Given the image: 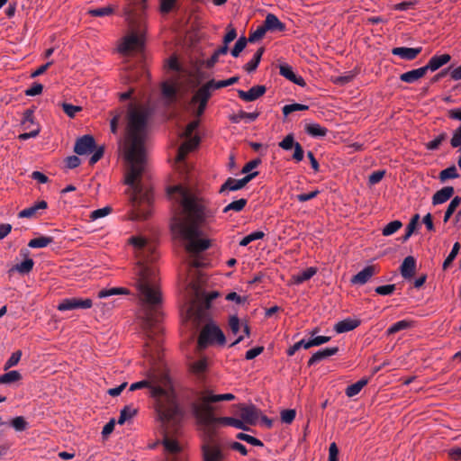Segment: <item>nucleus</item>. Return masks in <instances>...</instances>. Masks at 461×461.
<instances>
[{
    "label": "nucleus",
    "mask_w": 461,
    "mask_h": 461,
    "mask_svg": "<svg viewBox=\"0 0 461 461\" xmlns=\"http://www.w3.org/2000/svg\"><path fill=\"white\" fill-rule=\"evenodd\" d=\"M121 101L130 99L126 115L124 157L129 167L125 173V184L130 195L131 209L129 218L143 221L151 213L153 193L151 188L140 183L144 170L149 127L155 111L150 95L143 88H131L119 95Z\"/></svg>",
    "instance_id": "nucleus-1"
},
{
    "label": "nucleus",
    "mask_w": 461,
    "mask_h": 461,
    "mask_svg": "<svg viewBox=\"0 0 461 461\" xmlns=\"http://www.w3.org/2000/svg\"><path fill=\"white\" fill-rule=\"evenodd\" d=\"M128 243L133 247L137 258L134 267V286L138 297L146 307L143 318V330L147 336L145 354L152 358L158 356L162 344L161 326L162 312L160 305L162 295L159 287V278L154 261L158 254L153 243L143 236H131Z\"/></svg>",
    "instance_id": "nucleus-2"
},
{
    "label": "nucleus",
    "mask_w": 461,
    "mask_h": 461,
    "mask_svg": "<svg viewBox=\"0 0 461 461\" xmlns=\"http://www.w3.org/2000/svg\"><path fill=\"white\" fill-rule=\"evenodd\" d=\"M167 194L179 209L171 220L173 234L185 242V249L190 253L207 249L210 240L201 238V228L211 230L210 226L215 222L217 207L210 200L183 185L168 187Z\"/></svg>",
    "instance_id": "nucleus-3"
},
{
    "label": "nucleus",
    "mask_w": 461,
    "mask_h": 461,
    "mask_svg": "<svg viewBox=\"0 0 461 461\" xmlns=\"http://www.w3.org/2000/svg\"><path fill=\"white\" fill-rule=\"evenodd\" d=\"M219 55L215 52L207 59H190L180 61L176 55H171L165 60L164 68L173 82L162 81L158 86H190L203 85L201 74H211L205 68H212L218 62Z\"/></svg>",
    "instance_id": "nucleus-4"
},
{
    "label": "nucleus",
    "mask_w": 461,
    "mask_h": 461,
    "mask_svg": "<svg viewBox=\"0 0 461 461\" xmlns=\"http://www.w3.org/2000/svg\"><path fill=\"white\" fill-rule=\"evenodd\" d=\"M236 396L233 393L216 394L210 389H204L198 394L197 400L193 404V411L198 422L210 429L218 424L224 426H231L236 429L248 430V427L244 425L241 419L232 417H215L212 403L221 401H233Z\"/></svg>",
    "instance_id": "nucleus-5"
},
{
    "label": "nucleus",
    "mask_w": 461,
    "mask_h": 461,
    "mask_svg": "<svg viewBox=\"0 0 461 461\" xmlns=\"http://www.w3.org/2000/svg\"><path fill=\"white\" fill-rule=\"evenodd\" d=\"M142 388L150 389V396L155 399V410L163 426L176 425L182 417V411L176 403V394L169 383L164 387L142 380L131 384L130 391Z\"/></svg>",
    "instance_id": "nucleus-6"
},
{
    "label": "nucleus",
    "mask_w": 461,
    "mask_h": 461,
    "mask_svg": "<svg viewBox=\"0 0 461 461\" xmlns=\"http://www.w3.org/2000/svg\"><path fill=\"white\" fill-rule=\"evenodd\" d=\"M199 121L194 120L187 124L184 132L182 133V137L185 138L186 140L178 148L176 158L177 164L183 163L185 156L198 146L200 138L196 135L192 136L193 132L197 129Z\"/></svg>",
    "instance_id": "nucleus-7"
},
{
    "label": "nucleus",
    "mask_w": 461,
    "mask_h": 461,
    "mask_svg": "<svg viewBox=\"0 0 461 461\" xmlns=\"http://www.w3.org/2000/svg\"><path fill=\"white\" fill-rule=\"evenodd\" d=\"M162 444L165 461H187V455L184 450L183 444L170 436L167 431H165Z\"/></svg>",
    "instance_id": "nucleus-8"
},
{
    "label": "nucleus",
    "mask_w": 461,
    "mask_h": 461,
    "mask_svg": "<svg viewBox=\"0 0 461 461\" xmlns=\"http://www.w3.org/2000/svg\"><path fill=\"white\" fill-rule=\"evenodd\" d=\"M211 95L210 88H198L190 100L184 104V109L192 115L201 116Z\"/></svg>",
    "instance_id": "nucleus-9"
},
{
    "label": "nucleus",
    "mask_w": 461,
    "mask_h": 461,
    "mask_svg": "<svg viewBox=\"0 0 461 461\" xmlns=\"http://www.w3.org/2000/svg\"><path fill=\"white\" fill-rule=\"evenodd\" d=\"M216 343L218 345L225 344V336L222 331L214 325H205L200 332L197 347L200 350L205 348L209 344Z\"/></svg>",
    "instance_id": "nucleus-10"
},
{
    "label": "nucleus",
    "mask_w": 461,
    "mask_h": 461,
    "mask_svg": "<svg viewBox=\"0 0 461 461\" xmlns=\"http://www.w3.org/2000/svg\"><path fill=\"white\" fill-rule=\"evenodd\" d=\"M144 36L131 32L122 39V42L118 46V51L123 56H128L131 52H141L144 50Z\"/></svg>",
    "instance_id": "nucleus-11"
},
{
    "label": "nucleus",
    "mask_w": 461,
    "mask_h": 461,
    "mask_svg": "<svg viewBox=\"0 0 461 461\" xmlns=\"http://www.w3.org/2000/svg\"><path fill=\"white\" fill-rule=\"evenodd\" d=\"M33 110L27 109L23 113V119L21 121V126L23 131H28L26 132L21 133L18 136V139L21 140H26L30 138H34L39 135L41 131V127L34 121Z\"/></svg>",
    "instance_id": "nucleus-12"
},
{
    "label": "nucleus",
    "mask_w": 461,
    "mask_h": 461,
    "mask_svg": "<svg viewBox=\"0 0 461 461\" xmlns=\"http://www.w3.org/2000/svg\"><path fill=\"white\" fill-rule=\"evenodd\" d=\"M93 301L89 298L71 297L63 299L57 306L59 312L71 311L76 309H90Z\"/></svg>",
    "instance_id": "nucleus-13"
},
{
    "label": "nucleus",
    "mask_w": 461,
    "mask_h": 461,
    "mask_svg": "<svg viewBox=\"0 0 461 461\" xmlns=\"http://www.w3.org/2000/svg\"><path fill=\"white\" fill-rule=\"evenodd\" d=\"M148 78L149 73L142 68L126 69L121 74V79L123 85L138 83L140 86H144Z\"/></svg>",
    "instance_id": "nucleus-14"
},
{
    "label": "nucleus",
    "mask_w": 461,
    "mask_h": 461,
    "mask_svg": "<svg viewBox=\"0 0 461 461\" xmlns=\"http://www.w3.org/2000/svg\"><path fill=\"white\" fill-rule=\"evenodd\" d=\"M258 175V171L251 172L241 179H235L229 177L224 184L221 186L219 193L225 194L230 191H237L242 189L249 181Z\"/></svg>",
    "instance_id": "nucleus-15"
},
{
    "label": "nucleus",
    "mask_w": 461,
    "mask_h": 461,
    "mask_svg": "<svg viewBox=\"0 0 461 461\" xmlns=\"http://www.w3.org/2000/svg\"><path fill=\"white\" fill-rule=\"evenodd\" d=\"M204 461H222L223 456L220 447L210 439L203 446Z\"/></svg>",
    "instance_id": "nucleus-16"
},
{
    "label": "nucleus",
    "mask_w": 461,
    "mask_h": 461,
    "mask_svg": "<svg viewBox=\"0 0 461 461\" xmlns=\"http://www.w3.org/2000/svg\"><path fill=\"white\" fill-rule=\"evenodd\" d=\"M95 148V139L90 135H85L77 140L74 151L78 155H86L92 153Z\"/></svg>",
    "instance_id": "nucleus-17"
},
{
    "label": "nucleus",
    "mask_w": 461,
    "mask_h": 461,
    "mask_svg": "<svg viewBox=\"0 0 461 461\" xmlns=\"http://www.w3.org/2000/svg\"><path fill=\"white\" fill-rule=\"evenodd\" d=\"M240 418L244 421V425H255L259 418V411L253 405L240 406Z\"/></svg>",
    "instance_id": "nucleus-18"
},
{
    "label": "nucleus",
    "mask_w": 461,
    "mask_h": 461,
    "mask_svg": "<svg viewBox=\"0 0 461 461\" xmlns=\"http://www.w3.org/2000/svg\"><path fill=\"white\" fill-rule=\"evenodd\" d=\"M203 85L199 86H229L230 85L235 84L239 81V77H232L227 80L216 81L212 74H201Z\"/></svg>",
    "instance_id": "nucleus-19"
},
{
    "label": "nucleus",
    "mask_w": 461,
    "mask_h": 461,
    "mask_svg": "<svg viewBox=\"0 0 461 461\" xmlns=\"http://www.w3.org/2000/svg\"><path fill=\"white\" fill-rule=\"evenodd\" d=\"M377 273L376 267L367 266L351 278L354 285H365L373 276Z\"/></svg>",
    "instance_id": "nucleus-20"
},
{
    "label": "nucleus",
    "mask_w": 461,
    "mask_h": 461,
    "mask_svg": "<svg viewBox=\"0 0 461 461\" xmlns=\"http://www.w3.org/2000/svg\"><path fill=\"white\" fill-rule=\"evenodd\" d=\"M48 208V203L46 201L41 200L35 203L33 205L22 210L18 213L19 218H33L36 217L41 210H45Z\"/></svg>",
    "instance_id": "nucleus-21"
},
{
    "label": "nucleus",
    "mask_w": 461,
    "mask_h": 461,
    "mask_svg": "<svg viewBox=\"0 0 461 461\" xmlns=\"http://www.w3.org/2000/svg\"><path fill=\"white\" fill-rule=\"evenodd\" d=\"M263 24L267 32H284L285 30V24L274 14H267Z\"/></svg>",
    "instance_id": "nucleus-22"
},
{
    "label": "nucleus",
    "mask_w": 461,
    "mask_h": 461,
    "mask_svg": "<svg viewBox=\"0 0 461 461\" xmlns=\"http://www.w3.org/2000/svg\"><path fill=\"white\" fill-rule=\"evenodd\" d=\"M421 52V48L397 47L392 50L393 55L399 56L406 60H412Z\"/></svg>",
    "instance_id": "nucleus-23"
},
{
    "label": "nucleus",
    "mask_w": 461,
    "mask_h": 461,
    "mask_svg": "<svg viewBox=\"0 0 461 461\" xmlns=\"http://www.w3.org/2000/svg\"><path fill=\"white\" fill-rule=\"evenodd\" d=\"M450 59H451V56L449 54H442L439 56L435 55L429 59V61L428 62V64L426 66H424V68H426L427 72L429 70L435 71V70L438 69L439 68H441L442 66L448 63L450 61Z\"/></svg>",
    "instance_id": "nucleus-24"
},
{
    "label": "nucleus",
    "mask_w": 461,
    "mask_h": 461,
    "mask_svg": "<svg viewBox=\"0 0 461 461\" xmlns=\"http://www.w3.org/2000/svg\"><path fill=\"white\" fill-rule=\"evenodd\" d=\"M280 74L292 83L303 86L305 85L304 79L301 76H297L291 66L285 64L280 66Z\"/></svg>",
    "instance_id": "nucleus-25"
},
{
    "label": "nucleus",
    "mask_w": 461,
    "mask_h": 461,
    "mask_svg": "<svg viewBox=\"0 0 461 461\" xmlns=\"http://www.w3.org/2000/svg\"><path fill=\"white\" fill-rule=\"evenodd\" d=\"M361 321L357 319H345L337 322L334 326V330L337 333H344L351 331L360 325Z\"/></svg>",
    "instance_id": "nucleus-26"
},
{
    "label": "nucleus",
    "mask_w": 461,
    "mask_h": 461,
    "mask_svg": "<svg viewBox=\"0 0 461 461\" xmlns=\"http://www.w3.org/2000/svg\"><path fill=\"white\" fill-rule=\"evenodd\" d=\"M416 269V260L413 257H406L401 265V274L403 278L410 279L413 276Z\"/></svg>",
    "instance_id": "nucleus-27"
},
{
    "label": "nucleus",
    "mask_w": 461,
    "mask_h": 461,
    "mask_svg": "<svg viewBox=\"0 0 461 461\" xmlns=\"http://www.w3.org/2000/svg\"><path fill=\"white\" fill-rule=\"evenodd\" d=\"M339 351L337 347L334 348H327L315 352L308 360L309 366H313L314 364L335 355Z\"/></svg>",
    "instance_id": "nucleus-28"
},
{
    "label": "nucleus",
    "mask_w": 461,
    "mask_h": 461,
    "mask_svg": "<svg viewBox=\"0 0 461 461\" xmlns=\"http://www.w3.org/2000/svg\"><path fill=\"white\" fill-rule=\"evenodd\" d=\"M453 194L454 188L452 186H445L434 194L432 203L434 205L444 203L452 197Z\"/></svg>",
    "instance_id": "nucleus-29"
},
{
    "label": "nucleus",
    "mask_w": 461,
    "mask_h": 461,
    "mask_svg": "<svg viewBox=\"0 0 461 461\" xmlns=\"http://www.w3.org/2000/svg\"><path fill=\"white\" fill-rule=\"evenodd\" d=\"M266 89L267 88H249L248 90L240 89L238 94L242 100L251 102L262 96L266 93Z\"/></svg>",
    "instance_id": "nucleus-30"
},
{
    "label": "nucleus",
    "mask_w": 461,
    "mask_h": 461,
    "mask_svg": "<svg viewBox=\"0 0 461 461\" xmlns=\"http://www.w3.org/2000/svg\"><path fill=\"white\" fill-rule=\"evenodd\" d=\"M427 71L424 67L408 71L400 76V79L405 83H414L418 79L423 77L426 75Z\"/></svg>",
    "instance_id": "nucleus-31"
},
{
    "label": "nucleus",
    "mask_w": 461,
    "mask_h": 461,
    "mask_svg": "<svg viewBox=\"0 0 461 461\" xmlns=\"http://www.w3.org/2000/svg\"><path fill=\"white\" fill-rule=\"evenodd\" d=\"M305 132L314 138L324 137L328 132V129L319 123H307L304 127Z\"/></svg>",
    "instance_id": "nucleus-32"
},
{
    "label": "nucleus",
    "mask_w": 461,
    "mask_h": 461,
    "mask_svg": "<svg viewBox=\"0 0 461 461\" xmlns=\"http://www.w3.org/2000/svg\"><path fill=\"white\" fill-rule=\"evenodd\" d=\"M229 327L234 335H238L240 329H243V332L246 336L249 335V328L247 324L240 323L237 316H231L229 320Z\"/></svg>",
    "instance_id": "nucleus-33"
},
{
    "label": "nucleus",
    "mask_w": 461,
    "mask_h": 461,
    "mask_svg": "<svg viewBox=\"0 0 461 461\" xmlns=\"http://www.w3.org/2000/svg\"><path fill=\"white\" fill-rule=\"evenodd\" d=\"M413 327V321L409 320L399 321L391 325L386 330L387 335L397 333L401 330H408Z\"/></svg>",
    "instance_id": "nucleus-34"
},
{
    "label": "nucleus",
    "mask_w": 461,
    "mask_h": 461,
    "mask_svg": "<svg viewBox=\"0 0 461 461\" xmlns=\"http://www.w3.org/2000/svg\"><path fill=\"white\" fill-rule=\"evenodd\" d=\"M368 383V379L366 378H362L360 379L359 381H357V383L353 384H350L348 385L347 388H346V395L348 397H353V396H356L357 394H358L361 390Z\"/></svg>",
    "instance_id": "nucleus-35"
},
{
    "label": "nucleus",
    "mask_w": 461,
    "mask_h": 461,
    "mask_svg": "<svg viewBox=\"0 0 461 461\" xmlns=\"http://www.w3.org/2000/svg\"><path fill=\"white\" fill-rule=\"evenodd\" d=\"M146 8V0H133L127 7V14L129 17L138 15L139 13L143 12Z\"/></svg>",
    "instance_id": "nucleus-36"
},
{
    "label": "nucleus",
    "mask_w": 461,
    "mask_h": 461,
    "mask_svg": "<svg viewBox=\"0 0 461 461\" xmlns=\"http://www.w3.org/2000/svg\"><path fill=\"white\" fill-rule=\"evenodd\" d=\"M317 272V269L315 267H308L303 272L293 276L294 283L296 285L303 284V282L311 279Z\"/></svg>",
    "instance_id": "nucleus-37"
},
{
    "label": "nucleus",
    "mask_w": 461,
    "mask_h": 461,
    "mask_svg": "<svg viewBox=\"0 0 461 461\" xmlns=\"http://www.w3.org/2000/svg\"><path fill=\"white\" fill-rule=\"evenodd\" d=\"M34 266V261L32 258H26L23 262L14 266L10 271H16L22 275L29 274Z\"/></svg>",
    "instance_id": "nucleus-38"
},
{
    "label": "nucleus",
    "mask_w": 461,
    "mask_h": 461,
    "mask_svg": "<svg viewBox=\"0 0 461 461\" xmlns=\"http://www.w3.org/2000/svg\"><path fill=\"white\" fill-rule=\"evenodd\" d=\"M53 242V239L48 236H40L31 240L28 246L32 249L46 248Z\"/></svg>",
    "instance_id": "nucleus-39"
},
{
    "label": "nucleus",
    "mask_w": 461,
    "mask_h": 461,
    "mask_svg": "<svg viewBox=\"0 0 461 461\" xmlns=\"http://www.w3.org/2000/svg\"><path fill=\"white\" fill-rule=\"evenodd\" d=\"M264 51H265L264 47L258 48V50L256 51V53L254 54L253 59L244 66V69L248 72H252V71L256 70V68H258V66L260 62V59L262 58Z\"/></svg>",
    "instance_id": "nucleus-40"
},
{
    "label": "nucleus",
    "mask_w": 461,
    "mask_h": 461,
    "mask_svg": "<svg viewBox=\"0 0 461 461\" xmlns=\"http://www.w3.org/2000/svg\"><path fill=\"white\" fill-rule=\"evenodd\" d=\"M22 379L19 371L12 370L0 375V384H10Z\"/></svg>",
    "instance_id": "nucleus-41"
},
{
    "label": "nucleus",
    "mask_w": 461,
    "mask_h": 461,
    "mask_svg": "<svg viewBox=\"0 0 461 461\" xmlns=\"http://www.w3.org/2000/svg\"><path fill=\"white\" fill-rule=\"evenodd\" d=\"M137 414V409L132 405L125 406L120 413V417L118 419L119 424H123L125 421L131 420Z\"/></svg>",
    "instance_id": "nucleus-42"
},
{
    "label": "nucleus",
    "mask_w": 461,
    "mask_h": 461,
    "mask_svg": "<svg viewBox=\"0 0 461 461\" xmlns=\"http://www.w3.org/2000/svg\"><path fill=\"white\" fill-rule=\"evenodd\" d=\"M130 294V292L126 288L113 287V288L103 289V290L99 291L98 297L105 298L108 296L116 295V294Z\"/></svg>",
    "instance_id": "nucleus-43"
},
{
    "label": "nucleus",
    "mask_w": 461,
    "mask_h": 461,
    "mask_svg": "<svg viewBox=\"0 0 461 461\" xmlns=\"http://www.w3.org/2000/svg\"><path fill=\"white\" fill-rule=\"evenodd\" d=\"M247 203L248 200L245 198H240L239 200L233 201L224 207L223 212H228L230 211H234L237 212H241L245 208Z\"/></svg>",
    "instance_id": "nucleus-44"
},
{
    "label": "nucleus",
    "mask_w": 461,
    "mask_h": 461,
    "mask_svg": "<svg viewBox=\"0 0 461 461\" xmlns=\"http://www.w3.org/2000/svg\"><path fill=\"white\" fill-rule=\"evenodd\" d=\"M162 96L167 104H171L177 100L179 88H162Z\"/></svg>",
    "instance_id": "nucleus-45"
},
{
    "label": "nucleus",
    "mask_w": 461,
    "mask_h": 461,
    "mask_svg": "<svg viewBox=\"0 0 461 461\" xmlns=\"http://www.w3.org/2000/svg\"><path fill=\"white\" fill-rule=\"evenodd\" d=\"M264 237H265V233L263 231H261V230H257V231L251 232V233L248 234L247 236H245L240 241V246L246 247L249 243H251L252 241H255V240H261Z\"/></svg>",
    "instance_id": "nucleus-46"
},
{
    "label": "nucleus",
    "mask_w": 461,
    "mask_h": 461,
    "mask_svg": "<svg viewBox=\"0 0 461 461\" xmlns=\"http://www.w3.org/2000/svg\"><path fill=\"white\" fill-rule=\"evenodd\" d=\"M459 176L457 173V169L455 166H451L449 167H447L446 169H443L439 173V179L441 182H445L447 179H454L457 178Z\"/></svg>",
    "instance_id": "nucleus-47"
},
{
    "label": "nucleus",
    "mask_w": 461,
    "mask_h": 461,
    "mask_svg": "<svg viewBox=\"0 0 461 461\" xmlns=\"http://www.w3.org/2000/svg\"><path fill=\"white\" fill-rule=\"evenodd\" d=\"M259 115L258 112H253V113H247L244 111H240L238 114H236L234 117H232L233 122H239L241 120H247L249 122L255 121Z\"/></svg>",
    "instance_id": "nucleus-48"
},
{
    "label": "nucleus",
    "mask_w": 461,
    "mask_h": 461,
    "mask_svg": "<svg viewBox=\"0 0 461 461\" xmlns=\"http://www.w3.org/2000/svg\"><path fill=\"white\" fill-rule=\"evenodd\" d=\"M461 198L459 196L454 197L450 203L447 206V211L445 212L444 215V222H447L450 219L451 215L454 213V212L456 210V208L460 205Z\"/></svg>",
    "instance_id": "nucleus-49"
},
{
    "label": "nucleus",
    "mask_w": 461,
    "mask_h": 461,
    "mask_svg": "<svg viewBox=\"0 0 461 461\" xmlns=\"http://www.w3.org/2000/svg\"><path fill=\"white\" fill-rule=\"evenodd\" d=\"M402 226V221L396 220L389 222L382 230L384 236H390L399 230Z\"/></svg>",
    "instance_id": "nucleus-50"
},
{
    "label": "nucleus",
    "mask_w": 461,
    "mask_h": 461,
    "mask_svg": "<svg viewBox=\"0 0 461 461\" xmlns=\"http://www.w3.org/2000/svg\"><path fill=\"white\" fill-rule=\"evenodd\" d=\"M419 220H420V215L419 214L413 215V217L411 219L409 224L406 227L405 235L402 238L403 241H406L407 240H409V238L412 235V233L414 232L415 229L417 228V225L419 223Z\"/></svg>",
    "instance_id": "nucleus-51"
},
{
    "label": "nucleus",
    "mask_w": 461,
    "mask_h": 461,
    "mask_svg": "<svg viewBox=\"0 0 461 461\" xmlns=\"http://www.w3.org/2000/svg\"><path fill=\"white\" fill-rule=\"evenodd\" d=\"M207 369L206 358H201L191 365V371L195 375H201Z\"/></svg>",
    "instance_id": "nucleus-52"
},
{
    "label": "nucleus",
    "mask_w": 461,
    "mask_h": 461,
    "mask_svg": "<svg viewBox=\"0 0 461 461\" xmlns=\"http://www.w3.org/2000/svg\"><path fill=\"white\" fill-rule=\"evenodd\" d=\"M22 355H23V353L21 350H17V351L14 352L11 355V357L7 359V361L5 363L4 370L6 371V370L10 369L11 367L15 366L21 360Z\"/></svg>",
    "instance_id": "nucleus-53"
},
{
    "label": "nucleus",
    "mask_w": 461,
    "mask_h": 461,
    "mask_svg": "<svg viewBox=\"0 0 461 461\" xmlns=\"http://www.w3.org/2000/svg\"><path fill=\"white\" fill-rule=\"evenodd\" d=\"M309 106L302 104H285L283 107V113L285 116L289 115L290 113L297 111H305L308 110Z\"/></svg>",
    "instance_id": "nucleus-54"
},
{
    "label": "nucleus",
    "mask_w": 461,
    "mask_h": 461,
    "mask_svg": "<svg viewBox=\"0 0 461 461\" xmlns=\"http://www.w3.org/2000/svg\"><path fill=\"white\" fill-rule=\"evenodd\" d=\"M460 249V244L458 242H456L453 245L452 250L449 253V255L447 257V258L443 262V269H447L453 262V260L456 258V255L458 254Z\"/></svg>",
    "instance_id": "nucleus-55"
},
{
    "label": "nucleus",
    "mask_w": 461,
    "mask_h": 461,
    "mask_svg": "<svg viewBox=\"0 0 461 461\" xmlns=\"http://www.w3.org/2000/svg\"><path fill=\"white\" fill-rule=\"evenodd\" d=\"M249 41L245 36H241L235 43L233 49L231 50V55L235 58L239 57L240 52L245 49L247 42Z\"/></svg>",
    "instance_id": "nucleus-56"
},
{
    "label": "nucleus",
    "mask_w": 461,
    "mask_h": 461,
    "mask_svg": "<svg viewBox=\"0 0 461 461\" xmlns=\"http://www.w3.org/2000/svg\"><path fill=\"white\" fill-rule=\"evenodd\" d=\"M11 426L16 431H23L28 427V423L23 416H17L11 420Z\"/></svg>",
    "instance_id": "nucleus-57"
},
{
    "label": "nucleus",
    "mask_w": 461,
    "mask_h": 461,
    "mask_svg": "<svg viewBox=\"0 0 461 461\" xmlns=\"http://www.w3.org/2000/svg\"><path fill=\"white\" fill-rule=\"evenodd\" d=\"M266 32H267L266 28H265L264 24H262L261 26H258L256 31L250 32L249 36L247 40L249 41V42H255V41L262 39L264 37V35L266 34Z\"/></svg>",
    "instance_id": "nucleus-58"
},
{
    "label": "nucleus",
    "mask_w": 461,
    "mask_h": 461,
    "mask_svg": "<svg viewBox=\"0 0 461 461\" xmlns=\"http://www.w3.org/2000/svg\"><path fill=\"white\" fill-rule=\"evenodd\" d=\"M295 143L294 135L288 134L279 142V147L285 150H289L295 147Z\"/></svg>",
    "instance_id": "nucleus-59"
},
{
    "label": "nucleus",
    "mask_w": 461,
    "mask_h": 461,
    "mask_svg": "<svg viewBox=\"0 0 461 461\" xmlns=\"http://www.w3.org/2000/svg\"><path fill=\"white\" fill-rule=\"evenodd\" d=\"M237 37L236 29L230 23L227 26V33L223 37V43L229 44L232 41H234Z\"/></svg>",
    "instance_id": "nucleus-60"
},
{
    "label": "nucleus",
    "mask_w": 461,
    "mask_h": 461,
    "mask_svg": "<svg viewBox=\"0 0 461 461\" xmlns=\"http://www.w3.org/2000/svg\"><path fill=\"white\" fill-rule=\"evenodd\" d=\"M113 13V9L110 6H105L102 8H96L89 11V14L92 16H105L110 15Z\"/></svg>",
    "instance_id": "nucleus-61"
},
{
    "label": "nucleus",
    "mask_w": 461,
    "mask_h": 461,
    "mask_svg": "<svg viewBox=\"0 0 461 461\" xmlns=\"http://www.w3.org/2000/svg\"><path fill=\"white\" fill-rule=\"evenodd\" d=\"M445 138H446L445 133L438 135L437 138L429 141L426 144L427 149L429 150L437 149L439 147V145L442 143V141L445 140Z\"/></svg>",
    "instance_id": "nucleus-62"
},
{
    "label": "nucleus",
    "mask_w": 461,
    "mask_h": 461,
    "mask_svg": "<svg viewBox=\"0 0 461 461\" xmlns=\"http://www.w3.org/2000/svg\"><path fill=\"white\" fill-rule=\"evenodd\" d=\"M375 291L376 294L380 295H389L395 291V285H385L377 286Z\"/></svg>",
    "instance_id": "nucleus-63"
},
{
    "label": "nucleus",
    "mask_w": 461,
    "mask_h": 461,
    "mask_svg": "<svg viewBox=\"0 0 461 461\" xmlns=\"http://www.w3.org/2000/svg\"><path fill=\"white\" fill-rule=\"evenodd\" d=\"M450 145L453 148L461 147V125L454 131L450 140Z\"/></svg>",
    "instance_id": "nucleus-64"
}]
</instances>
